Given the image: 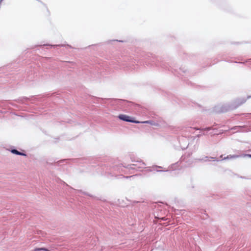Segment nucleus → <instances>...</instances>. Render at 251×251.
I'll return each mask as SVG.
<instances>
[{
  "mask_svg": "<svg viewBox=\"0 0 251 251\" xmlns=\"http://www.w3.org/2000/svg\"><path fill=\"white\" fill-rule=\"evenodd\" d=\"M161 219L164 220V218H162Z\"/></svg>",
  "mask_w": 251,
  "mask_h": 251,
  "instance_id": "8",
  "label": "nucleus"
},
{
  "mask_svg": "<svg viewBox=\"0 0 251 251\" xmlns=\"http://www.w3.org/2000/svg\"><path fill=\"white\" fill-rule=\"evenodd\" d=\"M209 129H210L209 128H207V130H209Z\"/></svg>",
  "mask_w": 251,
  "mask_h": 251,
  "instance_id": "9",
  "label": "nucleus"
},
{
  "mask_svg": "<svg viewBox=\"0 0 251 251\" xmlns=\"http://www.w3.org/2000/svg\"><path fill=\"white\" fill-rule=\"evenodd\" d=\"M40 250H43V251H49V250L46 248H38V249H36L35 250V251H40Z\"/></svg>",
  "mask_w": 251,
  "mask_h": 251,
  "instance_id": "5",
  "label": "nucleus"
},
{
  "mask_svg": "<svg viewBox=\"0 0 251 251\" xmlns=\"http://www.w3.org/2000/svg\"><path fill=\"white\" fill-rule=\"evenodd\" d=\"M244 156H249L250 157H251V154H245Z\"/></svg>",
  "mask_w": 251,
  "mask_h": 251,
  "instance_id": "6",
  "label": "nucleus"
},
{
  "mask_svg": "<svg viewBox=\"0 0 251 251\" xmlns=\"http://www.w3.org/2000/svg\"><path fill=\"white\" fill-rule=\"evenodd\" d=\"M11 152L14 154H18V155H25V154L24 153H21L20 152H19V151H18L17 150H12L11 151Z\"/></svg>",
  "mask_w": 251,
  "mask_h": 251,
  "instance_id": "2",
  "label": "nucleus"
},
{
  "mask_svg": "<svg viewBox=\"0 0 251 251\" xmlns=\"http://www.w3.org/2000/svg\"><path fill=\"white\" fill-rule=\"evenodd\" d=\"M118 117L120 120H122L123 121H126V122H131V123H140V122H139V121L134 120L133 119V118H132L129 116L124 115V114L119 115Z\"/></svg>",
  "mask_w": 251,
  "mask_h": 251,
  "instance_id": "1",
  "label": "nucleus"
},
{
  "mask_svg": "<svg viewBox=\"0 0 251 251\" xmlns=\"http://www.w3.org/2000/svg\"><path fill=\"white\" fill-rule=\"evenodd\" d=\"M141 123H142L150 124H151V125H153V126H157V124H155V123H154L151 121H146L142 122Z\"/></svg>",
  "mask_w": 251,
  "mask_h": 251,
  "instance_id": "3",
  "label": "nucleus"
},
{
  "mask_svg": "<svg viewBox=\"0 0 251 251\" xmlns=\"http://www.w3.org/2000/svg\"><path fill=\"white\" fill-rule=\"evenodd\" d=\"M239 157V156L237 155H229L226 157V158H238Z\"/></svg>",
  "mask_w": 251,
  "mask_h": 251,
  "instance_id": "4",
  "label": "nucleus"
},
{
  "mask_svg": "<svg viewBox=\"0 0 251 251\" xmlns=\"http://www.w3.org/2000/svg\"><path fill=\"white\" fill-rule=\"evenodd\" d=\"M2 0H0V4H1V3L2 2Z\"/></svg>",
  "mask_w": 251,
  "mask_h": 251,
  "instance_id": "7",
  "label": "nucleus"
}]
</instances>
